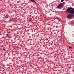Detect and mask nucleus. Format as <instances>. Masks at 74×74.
Masks as SVG:
<instances>
[{
  "label": "nucleus",
  "mask_w": 74,
  "mask_h": 74,
  "mask_svg": "<svg viewBox=\"0 0 74 74\" xmlns=\"http://www.w3.org/2000/svg\"><path fill=\"white\" fill-rule=\"evenodd\" d=\"M66 12L67 13H69L68 14L67 17L69 19L73 18L74 15V9L72 7L68 8Z\"/></svg>",
  "instance_id": "obj_1"
},
{
  "label": "nucleus",
  "mask_w": 74,
  "mask_h": 74,
  "mask_svg": "<svg viewBox=\"0 0 74 74\" xmlns=\"http://www.w3.org/2000/svg\"><path fill=\"white\" fill-rule=\"evenodd\" d=\"M65 4V2H63L62 3H61L59 4L57 6L56 8L59 9L60 8H62L64 5Z\"/></svg>",
  "instance_id": "obj_2"
},
{
  "label": "nucleus",
  "mask_w": 74,
  "mask_h": 74,
  "mask_svg": "<svg viewBox=\"0 0 74 74\" xmlns=\"http://www.w3.org/2000/svg\"><path fill=\"white\" fill-rule=\"evenodd\" d=\"M29 0V1H32V2L33 3H35V4H37V3L36 2H35L34 0Z\"/></svg>",
  "instance_id": "obj_3"
},
{
  "label": "nucleus",
  "mask_w": 74,
  "mask_h": 74,
  "mask_svg": "<svg viewBox=\"0 0 74 74\" xmlns=\"http://www.w3.org/2000/svg\"><path fill=\"white\" fill-rule=\"evenodd\" d=\"M4 18H8V17L7 15H6L4 17Z\"/></svg>",
  "instance_id": "obj_4"
},
{
  "label": "nucleus",
  "mask_w": 74,
  "mask_h": 74,
  "mask_svg": "<svg viewBox=\"0 0 74 74\" xmlns=\"http://www.w3.org/2000/svg\"><path fill=\"white\" fill-rule=\"evenodd\" d=\"M12 21H13V20L11 19H10L9 20V21H10V22Z\"/></svg>",
  "instance_id": "obj_5"
},
{
  "label": "nucleus",
  "mask_w": 74,
  "mask_h": 74,
  "mask_svg": "<svg viewBox=\"0 0 74 74\" xmlns=\"http://www.w3.org/2000/svg\"><path fill=\"white\" fill-rule=\"evenodd\" d=\"M29 21H32V18H30L29 19Z\"/></svg>",
  "instance_id": "obj_6"
},
{
  "label": "nucleus",
  "mask_w": 74,
  "mask_h": 74,
  "mask_svg": "<svg viewBox=\"0 0 74 74\" xmlns=\"http://www.w3.org/2000/svg\"><path fill=\"white\" fill-rule=\"evenodd\" d=\"M71 23H72V24H73V23H74V22H73V21H71Z\"/></svg>",
  "instance_id": "obj_7"
},
{
  "label": "nucleus",
  "mask_w": 74,
  "mask_h": 74,
  "mask_svg": "<svg viewBox=\"0 0 74 74\" xmlns=\"http://www.w3.org/2000/svg\"><path fill=\"white\" fill-rule=\"evenodd\" d=\"M64 0H61V2H63Z\"/></svg>",
  "instance_id": "obj_8"
},
{
  "label": "nucleus",
  "mask_w": 74,
  "mask_h": 74,
  "mask_svg": "<svg viewBox=\"0 0 74 74\" xmlns=\"http://www.w3.org/2000/svg\"><path fill=\"white\" fill-rule=\"evenodd\" d=\"M69 48H70L71 49V48H72V47H69Z\"/></svg>",
  "instance_id": "obj_9"
},
{
  "label": "nucleus",
  "mask_w": 74,
  "mask_h": 74,
  "mask_svg": "<svg viewBox=\"0 0 74 74\" xmlns=\"http://www.w3.org/2000/svg\"><path fill=\"white\" fill-rule=\"evenodd\" d=\"M3 50H4V51H5V49L3 48Z\"/></svg>",
  "instance_id": "obj_10"
},
{
  "label": "nucleus",
  "mask_w": 74,
  "mask_h": 74,
  "mask_svg": "<svg viewBox=\"0 0 74 74\" xmlns=\"http://www.w3.org/2000/svg\"><path fill=\"white\" fill-rule=\"evenodd\" d=\"M8 36V34H7L6 36Z\"/></svg>",
  "instance_id": "obj_11"
},
{
  "label": "nucleus",
  "mask_w": 74,
  "mask_h": 74,
  "mask_svg": "<svg viewBox=\"0 0 74 74\" xmlns=\"http://www.w3.org/2000/svg\"><path fill=\"white\" fill-rule=\"evenodd\" d=\"M2 66H3V67H4V65Z\"/></svg>",
  "instance_id": "obj_12"
},
{
  "label": "nucleus",
  "mask_w": 74,
  "mask_h": 74,
  "mask_svg": "<svg viewBox=\"0 0 74 74\" xmlns=\"http://www.w3.org/2000/svg\"><path fill=\"white\" fill-rule=\"evenodd\" d=\"M73 32L74 33V31H73Z\"/></svg>",
  "instance_id": "obj_13"
},
{
  "label": "nucleus",
  "mask_w": 74,
  "mask_h": 74,
  "mask_svg": "<svg viewBox=\"0 0 74 74\" xmlns=\"http://www.w3.org/2000/svg\"><path fill=\"white\" fill-rule=\"evenodd\" d=\"M14 49H15V48H14Z\"/></svg>",
  "instance_id": "obj_14"
}]
</instances>
